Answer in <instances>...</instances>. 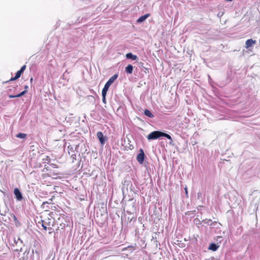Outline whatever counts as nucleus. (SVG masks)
Listing matches in <instances>:
<instances>
[{
    "instance_id": "f257e3e1",
    "label": "nucleus",
    "mask_w": 260,
    "mask_h": 260,
    "mask_svg": "<svg viewBox=\"0 0 260 260\" xmlns=\"http://www.w3.org/2000/svg\"><path fill=\"white\" fill-rule=\"evenodd\" d=\"M118 77V75L117 74H115L112 76L106 83L103 89H102V91L107 92L109 87L117 79Z\"/></svg>"
},
{
    "instance_id": "f03ea898",
    "label": "nucleus",
    "mask_w": 260,
    "mask_h": 260,
    "mask_svg": "<svg viewBox=\"0 0 260 260\" xmlns=\"http://www.w3.org/2000/svg\"><path fill=\"white\" fill-rule=\"evenodd\" d=\"M162 132L155 131L150 133L147 137L148 140H155L161 137Z\"/></svg>"
},
{
    "instance_id": "7ed1b4c3",
    "label": "nucleus",
    "mask_w": 260,
    "mask_h": 260,
    "mask_svg": "<svg viewBox=\"0 0 260 260\" xmlns=\"http://www.w3.org/2000/svg\"><path fill=\"white\" fill-rule=\"evenodd\" d=\"M139 152V153L137 156V160L140 164H142L144 162L145 154L142 148L140 149Z\"/></svg>"
},
{
    "instance_id": "20e7f679",
    "label": "nucleus",
    "mask_w": 260,
    "mask_h": 260,
    "mask_svg": "<svg viewBox=\"0 0 260 260\" xmlns=\"http://www.w3.org/2000/svg\"><path fill=\"white\" fill-rule=\"evenodd\" d=\"M14 193L17 201H20L22 200L23 197L22 193L18 188H16L14 189Z\"/></svg>"
},
{
    "instance_id": "39448f33",
    "label": "nucleus",
    "mask_w": 260,
    "mask_h": 260,
    "mask_svg": "<svg viewBox=\"0 0 260 260\" xmlns=\"http://www.w3.org/2000/svg\"><path fill=\"white\" fill-rule=\"evenodd\" d=\"M97 137L99 139V141H100V143L101 144L104 145L105 143L106 139L105 137H104V135L101 132H99L97 133L96 134Z\"/></svg>"
},
{
    "instance_id": "423d86ee",
    "label": "nucleus",
    "mask_w": 260,
    "mask_h": 260,
    "mask_svg": "<svg viewBox=\"0 0 260 260\" xmlns=\"http://www.w3.org/2000/svg\"><path fill=\"white\" fill-rule=\"evenodd\" d=\"M255 43V41H253L252 39H248L245 43L246 48H248L252 46L253 44Z\"/></svg>"
},
{
    "instance_id": "0eeeda50",
    "label": "nucleus",
    "mask_w": 260,
    "mask_h": 260,
    "mask_svg": "<svg viewBox=\"0 0 260 260\" xmlns=\"http://www.w3.org/2000/svg\"><path fill=\"white\" fill-rule=\"evenodd\" d=\"M126 57L127 59H131L133 60H135L138 58L137 55L133 54L132 53L129 52L126 54Z\"/></svg>"
},
{
    "instance_id": "6e6552de",
    "label": "nucleus",
    "mask_w": 260,
    "mask_h": 260,
    "mask_svg": "<svg viewBox=\"0 0 260 260\" xmlns=\"http://www.w3.org/2000/svg\"><path fill=\"white\" fill-rule=\"evenodd\" d=\"M133 66L132 64H128L125 68V71L128 74H131L133 73Z\"/></svg>"
},
{
    "instance_id": "1a4fd4ad",
    "label": "nucleus",
    "mask_w": 260,
    "mask_h": 260,
    "mask_svg": "<svg viewBox=\"0 0 260 260\" xmlns=\"http://www.w3.org/2000/svg\"><path fill=\"white\" fill-rule=\"evenodd\" d=\"M149 16V14H145V15H144L141 16L137 20V22L141 23V22H143L144 20H145Z\"/></svg>"
},
{
    "instance_id": "9d476101",
    "label": "nucleus",
    "mask_w": 260,
    "mask_h": 260,
    "mask_svg": "<svg viewBox=\"0 0 260 260\" xmlns=\"http://www.w3.org/2000/svg\"><path fill=\"white\" fill-rule=\"evenodd\" d=\"M218 247H219V246H217L216 244H215V243H211L208 249L209 250H212L213 251H216L217 250Z\"/></svg>"
},
{
    "instance_id": "9b49d317",
    "label": "nucleus",
    "mask_w": 260,
    "mask_h": 260,
    "mask_svg": "<svg viewBox=\"0 0 260 260\" xmlns=\"http://www.w3.org/2000/svg\"><path fill=\"white\" fill-rule=\"evenodd\" d=\"M144 114L149 118H153L154 115L148 109H145L144 111Z\"/></svg>"
},
{
    "instance_id": "f8f14e48",
    "label": "nucleus",
    "mask_w": 260,
    "mask_h": 260,
    "mask_svg": "<svg viewBox=\"0 0 260 260\" xmlns=\"http://www.w3.org/2000/svg\"><path fill=\"white\" fill-rule=\"evenodd\" d=\"M21 74H22V73L19 71H18L16 72L15 77L12 78L10 79V81H13V80H17V79H18L21 76Z\"/></svg>"
},
{
    "instance_id": "ddd939ff",
    "label": "nucleus",
    "mask_w": 260,
    "mask_h": 260,
    "mask_svg": "<svg viewBox=\"0 0 260 260\" xmlns=\"http://www.w3.org/2000/svg\"><path fill=\"white\" fill-rule=\"evenodd\" d=\"M202 222L205 224H207L208 225H212L213 222L212 221L211 219H204L202 221Z\"/></svg>"
},
{
    "instance_id": "4468645a",
    "label": "nucleus",
    "mask_w": 260,
    "mask_h": 260,
    "mask_svg": "<svg viewBox=\"0 0 260 260\" xmlns=\"http://www.w3.org/2000/svg\"><path fill=\"white\" fill-rule=\"evenodd\" d=\"M161 137H164L167 138L168 139L170 140L171 141H173L172 137H171V136L169 135V134H167V133H165L162 132Z\"/></svg>"
},
{
    "instance_id": "2eb2a0df",
    "label": "nucleus",
    "mask_w": 260,
    "mask_h": 260,
    "mask_svg": "<svg viewBox=\"0 0 260 260\" xmlns=\"http://www.w3.org/2000/svg\"><path fill=\"white\" fill-rule=\"evenodd\" d=\"M11 217L13 218L15 223V224L16 225H19L20 224V223L18 221V220H17V218L16 217V216L14 214H12L11 215Z\"/></svg>"
},
{
    "instance_id": "dca6fc26",
    "label": "nucleus",
    "mask_w": 260,
    "mask_h": 260,
    "mask_svg": "<svg viewBox=\"0 0 260 260\" xmlns=\"http://www.w3.org/2000/svg\"><path fill=\"white\" fill-rule=\"evenodd\" d=\"M107 92L102 91V102L105 104L106 103V96L107 95Z\"/></svg>"
},
{
    "instance_id": "f3484780",
    "label": "nucleus",
    "mask_w": 260,
    "mask_h": 260,
    "mask_svg": "<svg viewBox=\"0 0 260 260\" xmlns=\"http://www.w3.org/2000/svg\"><path fill=\"white\" fill-rule=\"evenodd\" d=\"M26 134H23V133H18L16 136V137L17 138H20V139H24L26 137Z\"/></svg>"
},
{
    "instance_id": "a211bd4d",
    "label": "nucleus",
    "mask_w": 260,
    "mask_h": 260,
    "mask_svg": "<svg viewBox=\"0 0 260 260\" xmlns=\"http://www.w3.org/2000/svg\"><path fill=\"white\" fill-rule=\"evenodd\" d=\"M43 163L44 164H48L50 161V158L48 156H46V157L42 159Z\"/></svg>"
},
{
    "instance_id": "6ab92c4d",
    "label": "nucleus",
    "mask_w": 260,
    "mask_h": 260,
    "mask_svg": "<svg viewBox=\"0 0 260 260\" xmlns=\"http://www.w3.org/2000/svg\"><path fill=\"white\" fill-rule=\"evenodd\" d=\"M42 221L43 222L42 226L44 230L46 231L47 229V226L48 225L49 223L46 222H44L43 220H42Z\"/></svg>"
},
{
    "instance_id": "aec40b11",
    "label": "nucleus",
    "mask_w": 260,
    "mask_h": 260,
    "mask_svg": "<svg viewBox=\"0 0 260 260\" xmlns=\"http://www.w3.org/2000/svg\"><path fill=\"white\" fill-rule=\"evenodd\" d=\"M26 92V91L24 90V91H22L21 92H20V93H19L18 94H16V98H19V97L23 96V95H24L25 94Z\"/></svg>"
},
{
    "instance_id": "412c9836",
    "label": "nucleus",
    "mask_w": 260,
    "mask_h": 260,
    "mask_svg": "<svg viewBox=\"0 0 260 260\" xmlns=\"http://www.w3.org/2000/svg\"><path fill=\"white\" fill-rule=\"evenodd\" d=\"M14 243L17 245L20 243V244H22V241L20 240V239L18 238L16 241V239H14Z\"/></svg>"
},
{
    "instance_id": "4be33fe9",
    "label": "nucleus",
    "mask_w": 260,
    "mask_h": 260,
    "mask_svg": "<svg viewBox=\"0 0 260 260\" xmlns=\"http://www.w3.org/2000/svg\"><path fill=\"white\" fill-rule=\"evenodd\" d=\"M71 156L72 158V162H73L76 160V154L75 153H72Z\"/></svg>"
},
{
    "instance_id": "5701e85b",
    "label": "nucleus",
    "mask_w": 260,
    "mask_h": 260,
    "mask_svg": "<svg viewBox=\"0 0 260 260\" xmlns=\"http://www.w3.org/2000/svg\"><path fill=\"white\" fill-rule=\"evenodd\" d=\"M14 251H17V252H22V248L21 247V248H20V249H14Z\"/></svg>"
},
{
    "instance_id": "b1692460",
    "label": "nucleus",
    "mask_w": 260,
    "mask_h": 260,
    "mask_svg": "<svg viewBox=\"0 0 260 260\" xmlns=\"http://www.w3.org/2000/svg\"><path fill=\"white\" fill-rule=\"evenodd\" d=\"M48 230L50 231L49 232V234H51L53 232V229L52 228H48Z\"/></svg>"
},
{
    "instance_id": "393cba45",
    "label": "nucleus",
    "mask_w": 260,
    "mask_h": 260,
    "mask_svg": "<svg viewBox=\"0 0 260 260\" xmlns=\"http://www.w3.org/2000/svg\"><path fill=\"white\" fill-rule=\"evenodd\" d=\"M9 97L10 98H16V95L10 94L9 95Z\"/></svg>"
},
{
    "instance_id": "a878e982",
    "label": "nucleus",
    "mask_w": 260,
    "mask_h": 260,
    "mask_svg": "<svg viewBox=\"0 0 260 260\" xmlns=\"http://www.w3.org/2000/svg\"><path fill=\"white\" fill-rule=\"evenodd\" d=\"M26 69V65H23L21 68V69L22 70H23L24 71V70H25Z\"/></svg>"
},
{
    "instance_id": "bb28decb",
    "label": "nucleus",
    "mask_w": 260,
    "mask_h": 260,
    "mask_svg": "<svg viewBox=\"0 0 260 260\" xmlns=\"http://www.w3.org/2000/svg\"><path fill=\"white\" fill-rule=\"evenodd\" d=\"M220 239H222V237H217V240H218V239H219V241H221Z\"/></svg>"
},
{
    "instance_id": "cd10ccee",
    "label": "nucleus",
    "mask_w": 260,
    "mask_h": 260,
    "mask_svg": "<svg viewBox=\"0 0 260 260\" xmlns=\"http://www.w3.org/2000/svg\"><path fill=\"white\" fill-rule=\"evenodd\" d=\"M220 239H222V237H217V240H218V239H219V241H221Z\"/></svg>"
},
{
    "instance_id": "c85d7f7f",
    "label": "nucleus",
    "mask_w": 260,
    "mask_h": 260,
    "mask_svg": "<svg viewBox=\"0 0 260 260\" xmlns=\"http://www.w3.org/2000/svg\"><path fill=\"white\" fill-rule=\"evenodd\" d=\"M185 190L186 194H187V187H185Z\"/></svg>"
},
{
    "instance_id": "c756f323",
    "label": "nucleus",
    "mask_w": 260,
    "mask_h": 260,
    "mask_svg": "<svg viewBox=\"0 0 260 260\" xmlns=\"http://www.w3.org/2000/svg\"><path fill=\"white\" fill-rule=\"evenodd\" d=\"M19 71H20L22 74V73L24 72V71H23V70H22L21 69H20V70H19Z\"/></svg>"
},
{
    "instance_id": "7c9ffc66",
    "label": "nucleus",
    "mask_w": 260,
    "mask_h": 260,
    "mask_svg": "<svg viewBox=\"0 0 260 260\" xmlns=\"http://www.w3.org/2000/svg\"><path fill=\"white\" fill-rule=\"evenodd\" d=\"M46 203H47V202H44L43 205L45 204Z\"/></svg>"
},
{
    "instance_id": "2f4dec72",
    "label": "nucleus",
    "mask_w": 260,
    "mask_h": 260,
    "mask_svg": "<svg viewBox=\"0 0 260 260\" xmlns=\"http://www.w3.org/2000/svg\"><path fill=\"white\" fill-rule=\"evenodd\" d=\"M194 221H200L198 219H197V218L194 219Z\"/></svg>"
},
{
    "instance_id": "473e14b6",
    "label": "nucleus",
    "mask_w": 260,
    "mask_h": 260,
    "mask_svg": "<svg viewBox=\"0 0 260 260\" xmlns=\"http://www.w3.org/2000/svg\"><path fill=\"white\" fill-rule=\"evenodd\" d=\"M226 1H228V2H231L233 0H226Z\"/></svg>"
},
{
    "instance_id": "72a5a7b5",
    "label": "nucleus",
    "mask_w": 260,
    "mask_h": 260,
    "mask_svg": "<svg viewBox=\"0 0 260 260\" xmlns=\"http://www.w3.org/2000/svg\"><path fill=\"white\" fill-rule=\"evenodd\" d=\"M66 72H67V71H66L65 73H63V76H65V74H66Z\"/></svg>"
},
{
    "instance_id": "f704fd0d",
    "label": "nucleus",
    "mask_w": 260,
    "mask_h": 260,
    "mask_svg": "<svg viewBox=\"0 0 260 260\" xmlns=\"http://www.w3.org/2000/svg\"><path fill=\"white\" fill-rule=\"evenodd\" d=\"M19 260H23V258H19Z\"/></svg>"
},
{
    "instance_id": "c9c22d12",
    "label": "nucleus",
    "mask_w": 260,
    "mask_h": 260,
    "mask_svg": "<svg viewBox=\"0 0 260 260\" xmlns=\"http://www.w3.org/2000/svg\"><path fill=\"white\" fill-rule=\"evenodd\" d=\"M172 141H171L170 142V144H172Z\"/></svg>"
},
{
    "instance_id": "e433bc0d",
    "label": "nucleus",
    "mask_w": 260,
    "mask_h": 260,
    "mask_svg": "<svg viewBox=\"0 0 260 260\" xmlns=\"http://www.w3.org/2000/svg\"><path fill=\"white\" fill-rule=\"evenodd\" d=\"M27 88V86H26L25 87V88Z\"/></svg>"
},
{
    "instance_id": "4c0bfd02",
    "label": "nucleus",
    "mask_w": 260,
    "mask_h": 260,
    "mask_svg": "<svg viewBox=\"0 0 260 260\" xmlns=\"http://www.w3.org/2000/svg\"><path fill=\"white\" fill-rule=\"evenodd\" d=\"M259 43H260V39H259Z\"/></svg>"
}]
</instances>
